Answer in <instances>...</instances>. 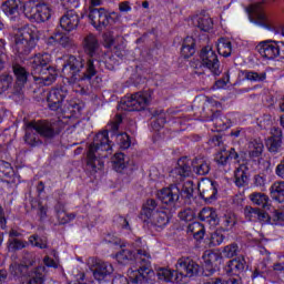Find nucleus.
<instances>
[{
    "label": "nucleus",
    "mask_w": 284,
    "mask_h": 284,
    "mask_svg": "<svg viewBox=\"0 0 284 284\" xmlns=\"http://www.w3.org/2000/svg\"><path fill=\"white\" fill-rule=\"evenodd\" d=\"M256 50L263 59H268L270 61L278 58L284 59V42L282 41L266 40L260 42Z\"/></svg>",
    "instance_id": "1a4fd4ad"
},
{
    "label": "nucleus",
    "mask_w": 284,
    "mask_h": 284,
    "mask_svg": "<svg viewBox=\"0 0 284 284\" xmlns=\"http://www.w3.org/2000/svg\"><path fill=\"white\" fill-rule=\"evenodd\" d=\"M14 174V170L12 169V164L7 161L0 162V179H10Z\"/></svg>",
    "instance_id": "09e8293b"
},
{
    "label": "nucleus",
    "mask_w": 284,
    "mask_h": 284,
    "mask_svg": "<svg viewBox=\"0 0 284 284\" xmlns=\"http://www.w3.org/2000/svg\"><path fill=\"white\" fill-rule=\"evenodd\" d=\"M175 270L181 276L192 278L201 272V266L190 257H180L175 264Z\"/></svg>",
    "instance_id": "4468645a"
},
{
    "label": "nucleus",
    "mask_w": 284,
    "mask_h": 284,
    "mask_svg": "<svg viewBox=\"0 0 284 284\" xmlns=\"http://www.w3.org/2000/svg\"><path fill=\"white\" fill-rule=\"evenodd\" d=\"M29 243L39 250H48V237H39L38 234H33L29 237Z\"/></svg>",
    "instance_id": "49530a36"
},
{
    "label": "nucleus",
    "mask_w": 284,
    "mask_h": 284,
    "mask_svg": "<svg viewBox=\"0 0 284 284\" xmlns=\"http://www.w3.org/2000/svg\"><path fill=\"white\" fill-rule=\"evenodd\" d=\"M50 17H52V8L50 7V4L45 2L38 3L36 23H45V21H50Z\"/></svg>",
    "instance_id": "a878e982"
},
{
    "label": "nucleus",
    "mask_w": 284,
    "mask_h": 284,
    "mask_svg": "<svg viewBox=\"0 0 284 284\" xmlns=\"http://www.w3.org/2000/svg\"><path fill=\"white\" fill-rule=\"evenodd\" d=\"M79 112H81V104L77 103L75 101H67L59 114H63V116L70 119V116L73 114H79Z\"/></svg>",
    "instance_id": "473e14b6"
},
{
    "label": "nucleus",
    "mask_w": 284,
    "mask_h": 284,
    "mask_svg": "<svg viewBox=\"0 0 284 284\" xmlns=\"http://www.w3.org/2000/svg\"><path fill=\"white\" fill-rule=\"evenodd\" d=\"M68 97V88L67 87H58L53 88L47 98L48 105L53 112L60 113L63 110V101Z\"/></svg>",
    "instance_id": "dca6fc26"
},
{
    "label": "nucleus",
    "mask_w": 284,
    "mask_h": 284,
    "mask_svg": "<svg viewBox=\"0 0 284 284\" xmlns=\"http://www.w3.org/2000/svg\"><path fill=\"white\" fill-rule=\"evenodd\" d=\"M217 52L221 57H230L232 54V42L225 38L219 39Z\"/></svg>",
    "instance_id": "ea45409f"
},
{
    "label": "nucleus",
    "mask_w": 284,
    "mask_h": 284,
    "mask_svg": "<svg viewBox=\"0 0 284 284\" xmlns=\"http://www.w3.org/2000/svg\"><path fill=\"white\" fill-rule=\"evenodd\" d=\"M214 161L216 162L217 165L225 166L230 163V158L227 156V153L224 150L215 154Z\"/></svg>",
    "instance_id": "13d9d810"
},
{
    "label": "nucleus",
    "mask_w": 284,
    "mask_h": 284,
    "mask_svg": "<svg viewBox=\"0 0 284 284\" xmlns=\"http://www.w3.org/2000/svg\"><path fill=\"white\" fill-rule=\"evenodd\" d=\"M37 41H39L37 28L24 26L19 29L14 36V50L18 57H28L37 48Z\"/></svg>",
    "instance_id": "423d86ee"
},
{
    "label": "nucleus",
    "mask_w": 284,
    "mask_h": 284,
    "mask_svg": "<svg viewBox=\"0 0 284 284\" xmlns=\"http://www.w3.org/2000/svg\"><path fill=\"white\" fill-rule=\"evenodd\" d=\"M171 176L175 181H185L192 176V162L187 156L180 158L176 166L171 171Z\"/></svg>",
    "instance_id": "a211bd4d"
},
{
    "label": "nucleus",
    "mask_w": 284,
    "mask_h": 284,
    "mask_svg": "<svg viewBox=\"0 0 284 284\" xmlns=\"http://www.w3.org/2000/svg\"><path fill=\"white\" fill-rule=\"evenodd\" d=\"M234 176L235 185L237 187H245V185H247V181H250V173L247 172V166H245V164L240 165V168L235 170Z\"/></svg>",
    "instance_id": "bb28decb"
},
{
    "label": "nucleus",
    "mask_w": 284,
    "mask_h": 284,
    "mask_svg": "<svg viewBox=\"0 0 284 284\" xmlns=\"http://www.w3.org/2000/svg\"><path fill=\"white\" fill-rule=\"evenodd\" d=\"M26 245H28L27 242H23L19 239L9 240L8 250L9 252H17L19 250L26 248Z\"/></svg>",
    "instance_id": "5fc2aeb1"
},
{
    "label": "nucleus",
    "mask_w": 284,
    "mask_h": 284,
    "mask_svg": "<svg viewBox=\"0 0 284 284\" xmlns=\"http://www.w3.org/2000/svg\"><path fill=\"white\" fill-rule=\"evenodd\" d=\"M250 201H252L253 205H257L258 207H270V196L265 193L254 192L248 196Z\"/></svg>",
    "instance_id": "f704fd0d"
},
{
    "label": "nucleus",
    "mask_w": 284,
    "mask_h": 284,
    "mask_svg": "<svg viewBox=\"0 0 284 284\" xmlns=\"http://www.w3.org/2000/svg\"><path fill=\"white\" fill-rule=\"evenodd\" d=\"M112 163L115 172H123V170H125V154L115 153Z\"/></svg>",
    "instance_id": "a18cd8bd"
},
{
    "label": "nucleus",
    "mask_w": 284,
    "mask_h": 284,
    "mask_svg": "<svg viewBox=\"0 0 284 284\" xmlns=\"http://www.w3.org/2000/svg\"><path fill=\"white\" fill-rule=\"evenodd\" d=\"M152 116L156 119L154 122V128H163L165 125L166 120H165V111L163 109H158L152 112Z\"/></svg>",
    "instance_id": "3c124183"
},
{
    "label": "nucleus",
    "mask_w": 284,
    "mask_h": 284,
    "mask_svg": "<svg viewBox=\"0 0 284 284\" xmlns=\"http://www.w3.org/2000/svg\"><path fill=\"white\" fill-rule=\"evenodd\" d=\"M264 148L265 146L263 145V141L261 139L252 140L248 143V156H251V159H258V156L263 154Z\"/></svg>",
    "instance_id": "72a5a7b5"
},
{
    "label": "nucleus",
    "mask_w": 284,
    "mask_h": 284,
    "mask_svg": "<svg viewBox=\"0 0 284 284\" xmlns=\"http://www.w3.org/2000/svg\"><path fill=\"white\" fill-rule=\"evenodd\" d=\"M39 135L43 136V139H54L57 136L54 123L48 122L47 120L29 122L26 128V143L31 148L41 145L43 142H41Z\"/></svg>",
    "instance_id": "39448f33"
},
{
    "label": "nucleus",
    "mask_w": 284,
    "mask_h": 284,
    "mask_svg": "<svg viewBox=\"0 0 284 284\" xmlns=\"http://www.w3.org/2000/svg\"><path fill=\"white\" fill-rule=\"evenodd\" d=\"M226 152V156H229V161H241V159H243V153H239L236 152L235 149H230L229 151H225Z\"/></svg>",
    "instance_id": "680f3d73"
},
{
    "label": "nucleus",
    "mask_w": 284,
    "mask_h": 284,
    "mask_svg": "<svg viewBox=\"0 0 284 284\" xmlns=\"http://www.w3.org/2000/svg\"><path fill=\"white\" fill-rule=\"evenodd\" d=\"M204 223H207L211 227H216L220 223L219 213H216V210H213L211 215H209L207 219L203 221Z\"/></svg>",
    "instance_id": "bf43d9fd"
},
{
    "label": "nucleus",
    "mask_w": 284,
    "mask_h": 284,
    "mask_svg": "<svg viewBox=\"0 0 284 284\" xmlns=\"http://www.w3.org/2000/svg\"><path fill=\"white\" fill-rule=\"evenodd\" d=\"M49 39L50 41L59 43L60 45H62V48H70V45H72V39H70V37L63 33H55L54 36H51Z\"/></svg>",
    "instance_id": "79ce46f5"
},
{
    "label": "nucleus",
    "mask_w": 284,
    "mask_h": 284,
    "mask_svg": "<svg viewBox=\"0 0 284 284\" xmlns=\"http://www.w3.org/2000/svg\"><path fill=\"white\" fill-rule=\"evenodd\" d=\"M50 53H38L31 59V74L40 85H52L57 81V69L50 65Z\"/></svg>",
    "instance_id": "20e7f679"
},
{
    "label": "nucleus",
    "mask_w": 284,
    "mask_h": 284,
    "mask_svg": "<svg viewBox=\"0 0 284 284\" xmlns=\"http://www.w3.org/2000/svg\"><path fill=\"white\" fill-rule=\"evenodd\" d=\"M22 12L27 19H30L32 22H37V14L39 10V3L34 1L22 2Z\"/></svg>",
    "instance_id": "c85d7f7f"
},
{
    "label": "nucleus",
    "mask_w": 284,
    "mask_h": 284,
    "mask_svg": "<svg viewBox=\"0 0 284 284\" xmlns=\"http://www.w3.org/2000/svg\"><path fill=\"white\" fill-rule=\"evenodd\" d=\"M159 210V202L154 199H148L145 203L142 205V210L140 213V219L144 223L150 221L152 215Z\"/></svg>",
    "instance_id": "b1692460"
},
{
    "label": "nucleus",
    "mask_w": 284,
    "mask_h": 284,
    "mask_svg": "<svg viewBox=\"0 0 284 284\" xmlns=\"http://www.w3.org/2000/svg\"><path fill=\"white\" fill-rule=\"evenodd\" d=\"M201 199L205 203H214L216 195L219 194V183L210 179H204L197 184Z\"/></svg>",
    "instance_id": "2eb2a0df"
},
{
    "label": "nucleus",
    "mask_w": 284,
    "mask_h": 284,
    "mask_svg": "<svg viewBox=\"0 0 284 284\" xmlns=\"http://www.w3.org/2000/svg\"><path fill=\"white\" fill-rule=\"evenodd\" d=\"M196 43L194 42V38L186 37L182 43L181 52L184 55L185 59H190L196 52V49H194V45Z\"/></svg>",
    "instance_id": "e433bc0d"
},
{
    "label": "nucleus",
    "mask_w": 284,
    "mask_h": 284,
    "mask_svg": "<svg viewBox=\"0 0 284 284\" xmlns=\"http://www.w3.org/2000/svg\"><path fill=\"white\" fill-rule=\"evenodd\" d=\"M156 276L159 281H165L166 283H170V281H172V276H174V273L168 268H159Z\"/></svg>",
    "instance_id": "4d7b16f0"
},
{
    "label": "nucleus",
    "mask_w": 284,
    "mask_h": 284,
    "mask_svg": "<svg viewBox=\"0 0 284 284\" xmlns=\"http://www.w3.org/2000/svg\"><path fill=\"white\" fill-rule=\"evenodd\" d=\"M260 211L258 207L245 206L244 216L247 221H257Z\"/></svg>",
    "instance_id": "603ef678"
},
{
    "label": "nucleus",
    "mask_w": 284,
    "mask_h": 284,
    "mask_svg": "<svg viewBox=\"0 0 284 284\" xmlns=\"http://www.w3.org/2000/svg\"><path fill=\"white\" fill-rule=\"evenodd\" d=\"M270 192L273 201L284 203V181L274 182L270 189Z\"/></svg>",
    "instance_id": "7c9ffc66"
},
{
    "label": "nucleus",
    "mask_w": 284,
    "mask_h": 284,
    "mask_svg": "<svg viewBox=\"0 0 284 284\" xmlns=\"http://www.w3.org/2000/svg\"><path fill=\"white\" fill-rule=\"evenodd\" d=\"M90 270L93 272L95 281H99L100 283L103 281H110V277L114 273V266L101 260H92Z\"/></svg>",
    "instance_id": "ddd939ff"
},
{
    "label": "nucleus",
    "mask_w": 284,
    "mask_h": 284,
    "mask_svg": "<svg viewBox=\"0 0 284 284\" xmlns=\"http://www.w3.org/2000/svg\"><path fill=\"white\" fill-rule=\"evenodd\" d=\"M115 258L121 265H128L130 261H136L140 264V268L128 271V276L133 284H154L156 274L152 270V255L148 250L138 248L136 253L128 248H121L116 253ZM112 284H130L128 278L119 277L114 278Z\"/></svg>",
    "instance_id": "f03ea898"
},
{
    "label": "nucleus",
    "mask_w": 284,
    "mask_h": 284,
    "mask_svg": "<svg viewBox=\"0 0 284 284\" xmlns=\"http://www.w3.org/2000/svg\"><path fill=\"white\" fill-rule=\"evenodd\" d=\"M180 221H184V223H192L194 219H196V213L191 207L183 209L178 214Z\"/></svg>",
    "instance_id": "de8ad7c7"
},
{
    "label": "nucleus",
    "mask_w": 284,
    "mask_h": 284,
    "mask_svg": "<svg viewBox=\"0 0 284 284\" xmlns=\"http://www.w3.org/2000/svg\"><path fill=\"white\" fill-rule=\"evenodd\" d=\"M209 121H212L221 131L229 130L232 128V120L221 113V110L211 109V115L209 116Z\"/></svg>",
    "instance_id": "5701e85b"
},
{
    "label": "nucleus",
    "mask_w": 284,
    "mask_h": 284,
    "mask_svg": "<svg viewBox=\"0 0 284 284\" xmlns=\"http://www.w3.org/2000/svg\"><path fill=\"white\" fill-rule=\"evenodd\" d=\"M193 172L197 174V176H205L210 174V162L203 159H195L192 161Z\"/></svg>",
    "instance_id": "cd10ccee"
},
{
    "label": "nucleus",
    "mask_w": 284,
    "mask_h": 284,
    "mask_svg": "<svg viewBox=\"0 0 284 284\" xmlns=\"http://www.w3.org/2000/svg\"><path fill=\"white\" fill-rule=\"evenodd\" d=\"M200 59L203 68L210 70L213 77H221V61H219V55L216 51L212 50L210 47H204L200 52Z\"/></svg>",
    "instance_id": "9d476101"
},
{
    "label": "nucleus",
    "mask_w": 284,
    "mask_h": 284,
    "mask_svg": "<svg viewBox=\"0 0 284 284\" xmlns=\"http://www.w3.org/2000/svg\"><path fill=\"white\" fill-rule=\"evenodd\" d=\"M223 241H225V235L217 230L211 235L210 247H219V245H222Z\"/></svg>",
    "instance_id": "864d4df0"
},
{
    "label": "nucleus",
    "mask_w": 284,
    "mask_h": 284,
    "mask_svg": "<svg viewBox=\"0 0 284 284\" xmlns=\"http://www.w3.org/2000/svg\"><path fill=\"white\" fill-rule=\"evenodd\" d=\"M246 12L248 13V19L251 23H255V26H260L261 28H265V30H274V27H272V22L263 12V2H256L251 4Z\"/></svg>",
    "instance_id": "f8f14e48"
},
{
    "label": "nucleus",
    "mask_w": 284,
    "mask_h": 284,
    "mask_svg": "<svg viewBox=\"0 0 284 284\" xmlns=\"http://www.w3.org/2000/svg\"><path fill=\"white\" fill-rule=\"evenodd\" d=\"M81 23V18L79 13L74 10H68L61 18H60V27L64 32H74L79 24Z\"/></svg>",
    "instance_id": "aec40b11"
},
{
    "label": "nucleus",
    "mask_w": 284,
    "mask_h": 284,
    "mask_svg": "<svg viewBox=\"0 0 284 284\" xmlns=\"http://www.w3.org/2000/svg\"><path fill=\"white\" fill-rule=\"evenodd\" d=\"M246 267H247V262L245 261V257L240 256L229 261V264L225 271L229 276H241V274L245 272Z\"/></svg>",
    "instance_id": "4be33fe9"
},
{
    "label": "nucleus",
    "mask_w": 284,
    "mask_h": 284,
    "mask_svg": "<svg viewBox=\"0 0 284 284\" xmlns=\"http://www.w3.org/2000/svg\"><path fill=\"white\" fill-rule=\"evenodd\" d=\"M121 123H123V118L121 116V114H116L113 121L108 124V130L109 132H113V136L116 138V141L122 150H128V148H130L132 143L130 141V135H128V133H116L119 132V126L121 125Z\"/></svg>",
    "instance_id": "f3484780"
},
{
    "label": "nucleus",
    "mask_w": 284,
    "mask_h": 284,
    "mask_svg": "<svg viewBox=\"0 0 284 284\" xmlns=\"http://www.w3.org/2000/svg\"><path fill=\"white\" fill-rule=\"evenodd\" d=\"M87 17L98 32H103L113 21L112 14L105 8L89 7Z\"/></svg>",
    "instance_id": "6e6552de"
},
{
    "label": "nucleus",
    "mask_w": 284,
    "mask_h": 284,
    "mask_svg": "<svg viewBox=\"0 0 284 284\" xmlns=\"http://www.w3.org/2000/svg\"><path fill=\"white\" fill-rule=\"evenodd\" d=\"M158 199L164 205H174L181 199V187H179V184H171L170 187L158 192Z\"/></svg>",
    "instance_id": "6ab92c4d"
},
{
    "label": "nucleus",
    "mask_w": 284,
    "mask_h": 284,
    "mask_svg": "<svg viewBox=\"0 0 284 284\" xmlns=\"http://www.w3.org/2000/svg\"><path fill=\"white\" fill-rule=\"evenodd\" d=\"M275 174L284 180V159L278 163V165L275 169Z\"/></svg>",
    "instance_id": "774afa93"
},
{
    "label": "nucleus",
    "mask_w": 284,
    "mask_h": 284,
    "mask_svg": "<svg viewBox=\"0 0 284 284\" xmlns=\"http://www.w3.org/2000/svg\"><path fill=\"white\" fill-rule=\"evenodd\" d=\"M214 23L212 22V18L210 17H202L197 19V28L203 32H210L212 30Z\"/></svg>",
    "instance_id": "8fccbe9b"
},
{
    "label": "nucleus",
    "mask_w": 284,
    "mask_h": 284,
    "mask_svg": "<svg viewBox=\"0 0 284 284\" xmlns=\"http://www.w3.org/2000/svg\"><path fill=\"white\" fill-rule=\"evenodd\" d=\"M57 219L60 225H65V223H70V221L74 220V214H67L64 211V212H60L57 215Z\"/></svg>",
    "instance_id": "052dcab7"
},
{
    "label": "nucleus",
    "mask_w": 284,
    "mask_h": 284,
    "mask_svg": "<svg viewBox=\"0 0 284 284\" xmlns=\"http://www.w3.org/2000/svg\"><path fill=\"white\" fill-rule=\"evenodd\" d=\"M9 272L12 276H26L28 274V265L13 263L9 266Z\"/></svg>",
    "instance_id": "37998d69"
},
{
    "label": "nucleus",
    "mask_w": 284,
    "mask_h": 284,
    "mask_svg": "<svg viewBox=\"0 0 284 284\" xmlns=\"http://www.w3.org/2000/svg\"><path fill=\"white\" fill-rule=\"evenodd\" d=\"M22 8L23 2H21V0H6L1 4L2 12H4L11 21H17V19H19Z\"/></svg>",
    "instance_id": "412c9836"
},
{
    "label": "nucleus",
    "mask_w": 284,
    "mask_h": 284,
    "mask_svg": "<svg viewBox=\"0 0 284 284\" xmlns=\"http://www.w3.org/2000/svg\"><path fill=\"white\" fill-rule=\"evenodd\" d=\"M45 266H38L29 273L28 284H44Z\"/></svg>",
    "instance_id": "c756f323"
},
{
    "label": "nucleus",
    "mask_w": 284,
    "mask_h": 284,
    "mask_svg": "<svg viewBox=\"0 0 284 284\" xmlns=\"http://www.w3.org/2000/svg\"><path fill=\"white\" fill-rule=\"evenodd\" d=\"M150 223L158 230H163L170 223V215L165 211H159L149 217Z\"/></svg>",
    "instance_id": "393cba45"
},
{
    "label": "nucleus",
    "mask_w": 284,
    "mask_h": 284,
    "mask_svg": "<svg viewBox=\"0 0 284 284\" xmlns=\"http://www.w3.org/2000/svg\"><path fill=\"white\" fill-rule=\"evenodd\" d=\"M219 225L223 232H230L236 225V214L232 212L224 214L220 217Z\"/></svg>",
    "instance_id": "2f4dec72"
},
{
    "label": "nucleus",
    "mask_w": 284,
    "mask_h": 284,
    "mask_svg": "<svg viewBox=\"0 0 284 284\" xmlns=\"http://www.w3.org/2000/svg\"><path fill=\"white\" fill-rule=\"evenodd\" d=\"M257 221H260V223H272L274 220L265 211L260 210V213L257 214Z\"/></svg>",
    "instance_id": "e2e57ef3"
},
{
    "label": "nucleus",
    "mask_w": 284,
    "mask_h": 284,
    "mask_svg": "<svg viewBox=\"0 0 284 284\" xmlns=\"http://www.w3.org/2000/svg\"><path fill=\"white\" fill-rule=\"evenodd\" d=\"M84 54L88 60L81 55H69L62 65V74L71 85L80 88L82 94L91 92L92 88H101L103 79L97 75V64L94 62L101 55V44L93 33L84 37L83 42Z\"/></svg>",
    "instance_id": "f257e3e1"
},
{
    "label": "nucleus",
    "mask_w": 284,
    "mask_h": 284,
    "mask_svg": "<svg viewBox=\"0 0 284 284\" xmlns=\"http://www.w3.org/2000/svg\"><path fill=\"white\" fill-rule=\"evenodd\" d=\"M187 232L193 234L195 241H201L205 236V226L199 222H193L189 224Z\"/></svg>",
    "instance_id": "4c0bfd02"
},
{
    "label": "nucleus",
    "mask_w": 284,
    "mask_h": 284,
    "mask_svg": "<svg viewBox=\"0 0 284 284\" xmlns=\"http://www.w3.org/2000/svg\"><path fill=\"white\" fill-rule=\"evenodd\" d=\"M268 139H280L283 141V130L278 126H274L271 129V136Z\"/></svg>",
    "instance_id": "0e129e2a"
},
{
    "label": "nucleus",
    "mask_w": 284,
    "mask_h": 284,
    "mask_svg": "<svg viewBox=\"0 0 284 284\" xmlns=\"http://www.w3.org/2000/svg\"><path fill=\"white\" fill-rule=\"evenodd\" d=\"M12 83H14V78L11 74L3 73L0 75V94L8 92L10 88H12Z\"/></svg>",
    "instance_id": "a19ab883"
},
{
    "label": "nucleus",
    "mask_w": 284,
    "mask_h": 284,
    "mask_svg": "<svg viewBox=\"0 0 284 284\" xmlns=\"http://www.w3.org/2000/svg\"><path fill=\"white\" fill-rule=\"evenodd\" d=\"M12 72L16 77V85L13 87L12 94L16 101H23V85L28 83V77L30 72L18 62L12 63Z\"/></svg>",
    "instance_id": "9b49d317"
},
{
    "label": "nucleus",
    "mask_w": 284,
    "mask_h": 284,
    "mask_svg": "<svg viewBox=\"0 0 284 284\" xmlns=\"http://www.w3.org/2000/svg\"><path fill=\"white\" fill-rule=\"evenodd\" d=\"M112 151V141L108 136V131L98 133L93 143L89 145L87 153V169L91 174H97L99 170L105 166L103 159H108V154Z\"/></svg>",
    "instance_id": "7ed1b4c3"
},
{
    "label": "nucleus",
    "mask_w": 284,
    "mask_h": 284,
    "mask_svg": "<svg viewBox=\"0 0 284 284\" xmlns=\"http://www.w3.org/2000/svg\"><path fill=\"white\" fill-rule=\"evenodd\" d=\"M244 79L254 83H263L267 79V72L262 71H244Z\"/></svg>",
    "instance_id": "58836bf2"
},
{
    "label": "nucleus",
    "mask_w": 284,
    "mask_h": 284,
    "mask_svg": "<svg viewBox=\"0 0 284 284\" xmlns=\"http://www.w3.org/2000/svg\"><path fill=\"white\" fill-rule=\"evenodd\" d=\"M213 210H214V209H212V207H203V209L200 211L197 217H199L201 221H204V220L207 219L209 216H212V211H213Z\"/></svg>",
    "instance_id": "338daca9"
},
{
    "label": "nucleus",
    "mask_w": 284,
    "mask_h": 284,
    "mask_svg": "<svg viewBox=\"0 0 284 284\" xmlns=\"http://www.w3.org/2000/svg\"><path fill=\"white\" fill-rule=\"evenodd\" d=\"M204 263H205V270L206 272H210L213 274L214 267L212 266V254H207L203 256Z\"/></svg>",
    "instance_id": "69168bd1"
},
{
    "label": "nucleus",
    "mask_w": 284,
    "mask_h": 284,
    "mask_svg": "<svg viewBox=\"0 0 284 284\" xmlns=\"http://www.w3.org/2000/svg\"><path fill=\"white\" fill-rule=\"evenodd\" d=\"M180 187V196L181 199H186L190 201V199H194V182L193 181H186L183 183V185L178 184Z\"/></svg>",
    "instance_id": "c9c22d12"
},
{
    "label": "nucleus",
    "mask_w": 284,
    "mask_h": 284,
    "mask_svg": "<svg viewBox=\"0 0 284 284\" xmlns=\"http://www.w3.org/2000/svg\"><path fill=\"white\" fill-rule=\"evenodd\" d=\"M282 145H283V140H281V139L268 138L266 140V148H267L268 152H271L273 154H278V152H281Z\"/></svg>",
    "instance_id": "c03bdc74"
},
{
    "label": "nucleus",
    "mask_w": 284,
    "mask_h": 284,
    "mask_svg": "<svg viewBox=\"0 0 284 284\" xmlns=\"http://www.w3.org/2000/svg\"><path fill=\"white\" fill-rule=\"evenodd\" d=\"M151 99L152 91L136 92L122 99L119 108L124 112H141V110H145L146 105H150Z\"/></svg>",
    "instance_id": "0eeeda50"
},
{
    "label": "nucleus",
    "mask_w": 284,
    "mask_h": 284,
    "mask_svg": "<svg viewBox=\"0 0 284 284\" xmlns=\"http://www.w3.org/2000/svg\"><path fill=\"white\" fill-rule=\"evenodd\" d=\"M239 254V244L233 243L230 245H226L223 248V255L226 256V258H234Z\"/></svg>",
    "instance_id": "6e6d98bb"
}]
</instances>
